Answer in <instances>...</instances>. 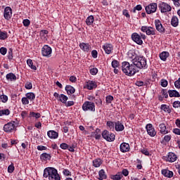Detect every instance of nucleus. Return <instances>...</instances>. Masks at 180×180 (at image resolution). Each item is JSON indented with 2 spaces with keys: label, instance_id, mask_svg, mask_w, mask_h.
Returning a JSON list of instances; mask_svg holds the SVG:
<instances>
[{
  "label": "nucleus",
  "instance_id": "f257e3e1",
  "mask_svg": "<svg viewBox=\"0 0 180 180\" xmlns=\"http://www.w3.org/2000/svg\"><path fill=\"white\" fill-rule=\"evenodd\" d=\"M121 68L122 72L128 77H133L137 72V68L133 63L130 64V63L127 61L122 62Z\"/></svg>",
  "mask_w": 180,
  "mask_h": 180
},
{
  "label": "nucleus",
  "instance_id": "f03ea898",
  "mask_svg": "<svg viewBox=\"0 0 180 180\" xmlns=\"http://www.w3.org/2000/svg\"><path fill=\"white\" fill-rule=\"evenodd\" d=\"M44 178H48L49 180H61L57 169L54 167H46L44 170Z\"/></svg>",
  "mask_w": 180,
  "mask_h": 180
},
{
  "label": "nucleus",
  "instance_id": "7ed1b4c3",
  "mask_svg": "<svg viewBox=\"0 0 180 180\" xmlns=\"http://www.w3.org/2000/svg\"><path fill=\"white\" fill-rule=\"evenodd\" d=\"M136 60L134 62L135 68H139V70H147L148 65L147 64V58L144 56H139Z\"/></svg>",
  "mask_w": 180,
  "mask_h": 180
},
{
  "label": "nucleus",
  "instance_id": "20e7f679",
  "mask_svg": "<svg viewBox=\"0 0 180 180\" xmlns=\"http://www.w3.org/2000/svg\"><path fill=\"white\" fill-rule=\"evenodd\" d=\"M131 39L134 43H136V44H139V46H141L143 44V40H146L147 39V36L143 33H137L134 32L131 35Z\"/></svg>",
  "mask_w": 180,
  "mask_h": 180
},
{
  "label": "nucleus",
  "instance_id": "39448f33",
  "mask_svg": "<svg viewBox=\"0 0 180 180\" xmlns=\"http://www.w3.org/2000/svg\"><path fill=\"white\" fill-rule=\"evenodd\" d=\"M3 130L5 133H13V131H16V122L11 121L4 124Z\"/></svg>",
  "mask_w": 180,
  "mask_h": 180
},
{
  "label": "nucleus",
  "instance_id": "423d86ee",
  "mask_svg": "<svg viewBox=\"0 0 180 180\" xmlns=\"http://www.w3.org/2000/svg\"><path fill=\"white\" fill-rule=\"evenodd\" d=\"M82 109L84 112H95V103L86 101L82 105Z\"/></svg>",
  "mask_w": 180,
  "mask_h": 180
},
{
  "label": "nucleus",
  "instance_id": "0eeeda50",
  "mask_svg": "<svg viewBox=\"0 0 180 180\" xmlns=\"http://www.w3.org/2000/svg\"><path fill=\"white\" fill-rule=\"evenodd\" d=\"M141 30L143 33H146L147 36H155L157 30L151 26H142Z\"/></svg>",
  "mask_w": 180,
  "mask_h": 180
},
{
  "label": "nucleus",
  "instance_id": "6e6552de",
  "mask_svg": "<svg viewBox=\"0 0 180 180\" xmlns=\"http://www.w3.org/2000/svg\"><path fill=\"white\" fill-rule=\"evenodd\" d=\"M158 8V5L157 3H151L145 7V11L147 15H153V13H155L157 12Z\"/></svg>",
  "mask_w": 180,
  "mask_h": 180
},
{
  "label": "nucleus",
  "instance_id": "1a4fd4ad",
  "mask_svg": "<svg viewBox=\"0 0 180 180\" xmlns=\"http://www.w3.org/2000/svg\"><path fill=\"white\" fill-rule=\"evenodd\" d=\"M159 9L161 12V13H167L168 12H171L172 11V7L167 3H165L164 1H161L159 4Z\"/></svg>",
  "mask_w": 180,
  "mask_h": 180
},
{
  "label": "nucleus",
  "instance_id": "9d476101",
  "mask_svg": "<svg viewBox=\"0 0 180 180\" xmlns=\"http://www.w3.org/2000/svg\"><path fill=\"white\" fill-rule=\"evenodd\" d=\"M101 134L103 139H104V140H106V141H115V139L116 137L115 134L109 132V131L108 130H104Z\"/></svg>",
  "mask_w": 180,
  "mask_h": 180
},
{
  "label": "nucleus",
  "instance_id": "9b49d317",
  "mask_svg": "<svg viewBox=\"0 0 180 180\" xmlns=\"http://www.w3.org/2000/svg\"><path fill=\"white\" fill-rule=\"evenodd\" d=\"M51 53H53V49L49 45H44L41 49V54L43 57H51Z\"/></svg>",
  "mask_w": 180,
  "mask_h": 180
},
{
  "label": "nucleus",
  "instance_id": "f8f14e48",
  "mask_svg": "<svg viewBox=\"0 0 180 180\" xmlns=\"http://www.w3.org/2000/svg\"><path fill=\"white\" fill-rule=\"evenodd\" d=\"M154 23L156 30L159 33H161V34H164V33H165V27H164V25H162V23H161V20L159 19L155 20Z\"/></svg>",
  "mask_w": 180,
  "mask_h": 180
},
{
  "label": "nucleus",
  "instance_id": "ddd939ff",
  "mask_svg": "<svg viewBox=\"0 0 180 180\" xmlns=\"http://www.w3.org/2000/svg\"><path fill=\"white\" fill-rule=\"evenodd\" d=\"M146 131L150 137H155L157 134V131H155V129L153 126V124H148L146 126Z\"/></svg>",
  "mask_w": 180,
  "mask_h": 180
},
{
  "label": "nucleus",
  "instance_id": "4468645a",
  "mask_svg": "<svg viewBox=\"0 0 180 180\" xmlns=\"http://www.w3.org/2000/svg\"><path fill=\"white\" fill-rule=\"evenodd\" d=\"M178 158L174 153L169 152L167 156L164 157V160L167 162H175V160Z\"/></svg>",
  "mask_w": 180,
  "mask_h": 180
},
{
  "label": "nucleus",
  "instance_id": "2eb2a0df",
  "mask_svg": "<svg viewBox=\"0 0 180 180\" xmlns=\"http://www.w3.org/2000/svg\"><path fill=\"white\" fill-rule=\"evenodd\" d=\"M4 17L6 20H9L12 18V8L9 6H7L4 8Z\"/></svg>",
  "mask_w": 180,
  "mask_h": 180
},
{
  "label": "nucleus",
  "instance_id": "dca6fc26",
  "mask_svg": "<svg viewBox=\"0 0 180 180\" xmlns=\"http://www.w3.org/2000/svg\"><path fill=\"white\" fill-rule=\"evenodd\" d=\"M127 56H128V58L129 60H131V61H132L133 64L136 61L137 58L139 57V56L137 54H136V51H134L133 50L129 51L127 53Z\"/></svg>",
  "mask_w": 180,
  "mask_h": 180
},
{
  "label": "nucleus",
  "instance_id": "f3484780",
  "mask_svg": "<svg viewBox=\"0 0 180 180\" xmlns=\"http://www.w3.org/2000/svg\"><path fill=\"white\" fill-rule=\"evenodd\" d=\"M79 47H80L81 50L84 51V53H89L91 50V45H89V43L81 42L79 44Z\"/></svg>",
  "mask_w": 180,
  "mask_h": 180
},
{
  "label": "nucleus",
  "instance_id": "a211bd4d",
  "mask_svg": "<svg viewBox=\"0 0 180 180\" xmlns=\"http://www.w3.org/2000/svg\"><path fill=\"white\" fill-rule=\"evenodd\" d=\"M114 130H115V131H123V130H124V125H123V123L120 121H115Z\"/></svg>",
  "mask_w": 180,
  "mask_h": 180
},
{
  "label": "nucleus",
  "instance_id": "6ab92c4d",
  "mask_svg": "<svg viewBox=\"0 0 180 180\" xmlns=\"http://www.w3.org/2000/svg\"><path fill=\"white\" fill-rule=\"evenodd\" d=\"M103 49L104 50L105 54H110L113 51V45L112 44L105 43L103 46Z\"/></svg>",
  "mask_w": 180,
  "mask_h": 180
},
{
  "label": "nucleus",
  "instance_id": "aec40b11",
  "mask_svg": "<svg viewBox=\"0 0 180 180\" xmlns=\"http://www.w3.org/2000/svg\"><path fill=\"white\" fill-rule=\"evenodd\" d=\"M120 149L121 153H128V151H130V145L124 142L120 144Z\"/></svg>",
  "mask_w": 180,
  "mask_h": 180
},
{
  "label": "nucleus",
  "instance_id": "412c9836",
  "mask_svg": "<svg viewBox=\"0 0 180 180\" xmlns=\"http://www.w3.org/2000/svg\"><path fill=\"white\" fill-rule=\"evenodd\" d=\"M159 128H160V134H168L169 133V131L168 130V128L167 127V125L165 124L162 123L159 124Z\"/></svg>",
  "mask_w": 180,
  "mask_h": 180
},
{
  "label": "nucleus",
  "instance_id": "4be33fe9",
  "mask_svg": "<svg viewBox=\"0 0 180 180\" xmlns=\"http://www.w3.org/2000/svg\"><path fill=\"white\" fill-rule=\"evenodd\" d=\"M98 85L96 83L92 80H89L86 82V89H89V91H92V89L96 88Z\"/></svg>",
  "mask_w": 180,
  "mask_h": 180
},
{
  "label": "nucleus",
  "instance_id": "5701e85b",
  "mask_svg": "<svg viewBox=\"0 0 180 180\" xmlns=\"http://www.w3.org/2000/svg\"><path fill=\"white\" fill-rule=\"evenodd\" d=\"M171 25L173 27H178L179 25V19L176 15H173L171 19Z\"/></svg>",
  "mask_w": 180,
  "mask_h": 180
},
{
  "label": "nucleus",
  "instance_id": "b1692460",
  "mask_svg": "<svg viewBox=\"0 0 180 180\" xmlns=\"http://www.w3.org/2000/svg\"><path fill=\"white\" fill-rule=\"evenodd\" d=\"M47 136L51 139H58V133L54 130L49 131L47 132Z\"/></svg>",
  "mask_w": 180,
  "mask_h": 180
},
{
  "label": "nucleus",
  "instance_id": "393cba45",
  "mask_svg": "<svg viewBox=\"0 0 180 180\" xmlns=\"http://www.w3.org/2000/svg\"><path fill=\"white\" fill-rule=\"evenodd\" d=\"M41 161H50L51 160V155L50 153H44L40 155Z\"/></svg>",
  "mask_w": 180,
  "mask_h": 180
},
{
  "label": "nucleus",
  "instance_id": "a878e982",
  "mask_svg": "<svg viewBox=\"0 0 180 180\" xmlns=\"http://www.w3.org/2000/svg\"><path fill=\"white\" fill-rule=\"evenodd\" d=\"M169 98H180L179 92L176 90H168Z\"/></svg>",
  "mask_w": 180,
  "mask_h": 180
},
{
  "label": "nucleus",
  "instance_id": "bb28decb",
  "mask_svg": "<svg viewBox=\"0 0 180 180\" xmlns=\"http://www.w3.org/2000/svg\"><path fill=\"white\" fill-rule=\"evenodd\" d=\"M162 175L166 178H172V176H174V172L172 171L165 169L162 170Z\"/></svg>",
  "mask_w": 180,
  "mask_h": 180
},
{
  "label": "nucleus",
  "instance_id": "cd10ccee",
  "mask_svg": "<svg viewBox=\"0 0 180 180\" xmlns=\"http://www.w3.org/2000/svg\"><path fill=\"white\" fill-rule=\"evenodd\" d=\"M102 164H103V160L101 158H96L93 160V167L95 168H99Z\"/></svg>",
  "mask_w": 180,
  "mask_h": 180
},
{
  "label": "nucleus",
  "instance_id": "c85d7f7f",
  "mask_svg": "<svg viewBox=\"0 0 180 180\" xmlns=\"http://www.w3.org/2000/svg\"><path fill=\"white\" fill-rule=\"evenodd\" d=\"M161 110H163V112H165L166 113H171L172 112V108L169 107V105L166 104H162L160 106Z\"/></svg>",
  "mask_w": 180,
  "mask_h": 180
},
{
  "label": "nucleus",
  "instance_id": "c756f323",
  "mask_svg": "<svg viewBox=\"0 0 180 180\" xmlns=\"http://www.w3.org/2000/svg\"><path fill=\"white\" fill-rule=\"evenodd\" d=\"M94 22H95V18H94V15H89L86 19V25L87 26H94Z\"/></svg>",
  "mask_w": 180,
  "mask_h": 180
},
{
  "label": "nucleus",
  "instance_id": "7c9ffc66",
  "mask_svg": "<svg viewBox=\"0 0 180 180\" xmlns=\"http://www.w3.org/2000/svg\"><path fill=\"white\" fill-rule=\"evenodd\" d=\"M68 95H72L75 93V89L71 85H67L65 88Z\"/></svg>",
  "mask_w": 180,
  "mask_h": 180
},
{
  "label": "nucleus",
  "instance_id": "2f4dec72",
  "mask_svg": "<svg viewBox=\"0 0 180 180\" xmlns=\"http://www.w3.org/2000/svg\"><path fill=\"white\" fill-rule=\"evenodd\" d=\"M159 57L162 61H167V58L169 57V52L163 51L160 53Z\"/></svg>",
  "mask_w": 180,
  "mask_h": 180
},
{
  "label": "nucleus",
  "instance_id": "473e14b6",
  "mask_svg": "<svg viewBox=\"0 0 180 180\" xmlns=\"http://www.w3.org/2000/svg\"><path fill=\"white\" fill-rule=\"evenodd\" d=\"M110 179H112V180H122V178H123V175H122V173L119 172L116 174L110 175Z\"/></svg>",
  "mask_w": 180,
  "mask_h": 180
},
{
  "label": "nucleus",
  "instance_id": "72a5a7b5",
  "mask_svg": "<svg viewBox=\"0 0 180 180\" xmlns=\"http://www.w3.org/2000/svg\"><path fill=\"white\" fill-rule=\"evenodd\" d=\"M6 78L7 81H11V82L13 81H16V75L15 74H13V72L8 73L6 75Z\"/></svg>",
  "mask_w": 180,
  "mask_h": 180
},
{
  "label": "nucleus",
  "instance_id": "f704fd0d",
  "mask_svg": "<svg viewBox=\"0 0 180 180\" xmlns=\"http://www.w3.org/2000/svg\"><path fill=\"white\" fill-rule=\"evenodd\" d=\"M108 178V176L106 175V173L105 172V170L103 169H101L98 172V178L99 180H103L106 179Z\"/></svg>",
  "mask_w": 180,
  "mask_h": 180
},
{
  "label": "nucleus",
  "instance_id": "c9c22d12",
  "mask_svg": "<svg viewBox=\"0 0 180 180\" xmlns=\"http://www.w3.org/2000/svg\"><path fill=\"white\" fill-rule=\"evenodd\" d=\"M41 37L44 40V41H47L49 31L47 30H41L39 32Z\"/></svg>",
  "mask_w": 180,
  "mask_h": 180
},
{
  "label": "nucleus",
  "instance_id": "e433bc0d",
  "mask_svg": "<svg viewBox=\"0 0 180 180\" xmlns=\"http://www.w3.org/2000/svg\"><path fill=\"white\" fill-rule=\"evenodd\" d=\"M25 96L27 98V99H28V101H34V99H36V94H34V93L33 92H30V93H27L25 94Z\"/></svg>",
  "mask_w": 180,
  "mask_h": 180
},
{
  "label": "nucleus",
  "instance_id": "4c0bfd02",
  "mask_svg": "<svg viewBox=\"0 0 180 180\" xmlns=\"http://www.w3.org/2000/svg\"><path fill=\"white\" fill-rule=\"evenodd\" d=\"M9 37L8 32L0 30V40H6Z\"/></svg>",
  "mask_w": 180,
  "mask_h": 180
},
{
  "label": "nucleus",
  "instance_id": "58836bf2",
  "mask_svg": "<svg viewBox=\"0 0 180 180\" xmlns=\"http://www.w3.org/2000/svg\"><path fill=\"white\" fill-rule=\"evenodd\" d=\"M27 64L31 68V70H33L34 71H36V70H37L36 65H33V60H32V59H28L27 60Z\"/></svg>",
  "mask_w": 180,
  "mask_h": 180
},
{
  "label": "nucleus",
  "instance_id": "ea45409f",
  "mask_svg": "<svg viewBox=\"0 0 180 180\" xmlns=\"http://www.w3.org/2000/svg\"><path fill=\"white\" fill-rule=\"evenodd\" d=\"M59 101L62 102V103H66L67 101H68V97L64 94H60L59 96Z\"/></svg>",
  "mask_w": 180,
  "mask_h": 180
},
{
  "label": "nucleus",
  "instance_id": "a19ab883",
  "mask_svg": "<svg viewBox=\"0 0 180 180\" xmlns=\"http://www.w3.org/2000/svg\"><path fill=\"white\" fill-rule=\"evenodd\" d=\"M111 65L112 68H119V67H120V63L117 60L113 59Z\"/></svg>",
  "mask_w": 180,
  "mask_h": 180
},
{
  "label": "nucleus",
  "instance_id": "79ce46f5",
  "mask_svg": "<svg viewBox=\"0 0 180 180\" xmlns=\"http://www.w3.org/2000/svg\"><path fill=\"white\" fill-rule=\"evenodd\" d=\"M161 96H163V98H165V99H168V90L167 89H162L160 91Z\"/></svg>",
  "mask_w": 180,
  "mask_h": 180
},
{
  "label": "nucleus",
  "instance_id": "37998d69",
  "mask_svg": "<svg viewBox=\"0 0 180 180\" xmlns=\"http://www.w3.org/2000/svg\"><path fill=\"white\" fill-rule=\"evenodd\" d=\"M30 116L31 117H34L35 119H40L41 117V115L39 112H30Z\"/></svg>",
  "mask_w": 180,
  "mask_h": 180
},
{
  "label": "nucleus",
  "instance_id": "c03bdc74",
  "mask_svg": "<svg viewBox=\"0 0 180 180\" xmlns=\"http://www.w3.org/2000/svg\"><path fill=\"white\" fill-rule=\"evenodd\" d=\"M106 124L110 130H112V131L115 130V122L108 121Z\"/></svg>",
  "mask_w": 180,
  "mask_h": 180
},
{
  "label": "nucleus",
  "instance_id": "a18cd8bd",
  "mask_svg": "<svg viewBox=\"0 0 180 180\" xmlns=\"http://www.w3.org/2000/svg\"><path fill=\"white\" fill-rule=\"evenodd\" d=\"M7 57L9 61H12V60H13V49H12V48L9 49Z\"/></svg>",
  "mask_w": 180,
  "mask_h": 180
},
{
  "label": "nucleus",
  "instance_id": "49530a36",
  "mask_svg": "<svg viewBox=\"0 0 180 180\" xmlns=\"http://www.w3.org/2000/svg\"><path fill=\"white\" fill-rule=\"evenodd\" d=\"M160 85L162 88H167L168 86V81L165 79H162L160 80Z\"/></svg>",
  "mask_w": 180,
  "mask_h": 180
},
{
  "label": "nucleus",
  "instance_id": "de8ad7c7",
  "mask_svg": "<svg viewBox=\"0 0 180 180\" xmlns=\"http://www.w3.org/2000/svg\"><path fill=\"white\" fill-rule=\"evenodd\" d=\"M0 99L3 103H6L8 102V96L2 94L0 96Z\"/></svg>",
  "mask_w": 180,
  "mask_h": 180
},
{
  "label": "nucleus",
  "instance_id": "09e8293b",
  "mask_svg": "<svg viewBox=\"0 0 180 180\" xmlns=\"http://www.w3.org/2000/svg\"><path fill=\"white\" fill-rule=\"evenodd\" d=\"M15 171V166L13 165V163H11L8 167V174H12Z\"/></svg>",
  "mask_w": 180,
  "mask_h": 180
},
{
  "label": "nucleus",
  "instance_id": "8fccbe9b",
  "mask_svg": "<svg viewBox=\"0 0 180 180\" xmlns=\"http://www.w3.org/2000/svg\"><path fill=\"white\" fill-rule=\"evenodd\" d=\"M89 72L91 75H96V74H98V68H93L90 69Z\"/></svg>",
  "mask_w": 180,
  "mask_h": 180
},
{
  "label": "nucleus",
  "instance_id": "3c124183",
  "mask_svg": "<svg viewBox=\"0 0 180 180\" xmlns=\"http://www.w3.org/2000/svg\"><path fill=\"white\" fill-rule=\"evenodd\" d=\"M141 153L142 154H143L144 155H146L147 157H148L150 155V152H148V149L145 148L141 149Z\"/></svg>",
  "mask_w": 180,
  "mask_h": 180
},
{
  "label": "nucleus",
  "instance_id": "603ef678",
  "mask_svg": "<svg viewBox=\"0 0 180 180\" xmlns=\"http://www.w3.org/2000/svg\"><path fill=\"white\" fill-rule=\"evenodd\" d=\"M135 85L136 86H146V85H147V84H146L144 83V82H143L141 80H138V81L136 82Z\"/></svg>",
  "mask_w": 180,
  "mask_h": 180
},
{
  "label": "nucleus",
  "instance_id": "864d4df0",
  "mask_svg": "<svg viewBox=\"0 0 180 180\" xmlns=\"http://www.w3.org/2000/svg\"><path fill=\"white\" fill-rule=\"evenodd\" d=\"M22 24H23V26H25V27H27L30 26V20L29 19H25L22 21Z\"/></svg>",
  "mask_w": 180,
  "mask_h": 180
},
{
  "label": "nucleus",
  "instance_id": "5fc2aeb1",
  "mask_svg": "<svg viewBox=\"0 0 180 180\" xmlns=\"http://www.w3.org/2000/svg\"><path fill=\"white\" fill-rule=\"evenodd\" d=\"M141 9H143V6H141V4H138V5H136V6L134 8L132 12H133L134 13H136V11H141Z\"/></svg>",
  "mask_w": 180,
  "mask_h": 180
},
{
  "label": "nucleus",
  "instance_id": "6e6d98bb",
  "mask_svg": "<svg viewBox=\"0 0 180 180\" xmlns=\"http://www.w3.org/2000/svg\"><path fill=\"white\" fill-rule=\"evenodd\" d=\"M120 174H122V176H129V170L127 169H122Z\"/></svg>",
  "mask_w": 180,
  "mask_h": 180
},
{
  "label": "nucleus",
  "instance_id": "4d7b16f0",
  "mask_svg": "<svg viewBox=\"0 0 180 180\" xmlns=\"http://www.w3.org/2000/svg\"><path fill=\"white\" fill-rule=\"evenodd\" d=\"M25 88L26 89H32V88H33V84L30 82H27Z\"/></svg>",
  "mask_w": 180,
  "mask_h": 180
},
{
  "label": "nucleus",
  "instance_id": "13d9d810",
  "mask_svg": "<svg viewBox=\"0 0 180 180\" xmlns=\"http://www.w3.org/2000/svg\"><path fill=\"white\" fill-rule=\"evenodd\" d=\"M21 102L22 105H29V99L27 97H22Z\"/></svg>",
  "mask_w": 180,
  "mask_h": 180
},
{
  "label": "nucleus",
  "instance_id": "bf43d9fd",
  "mask_svg": "<svg viewBox=\"0 0 180 180\" xmlns=\"http://www.w3.org/2000/svg\"><path fill=\"white\" fill-rule=\"evenodd\" d=\"M6 53H8V49L5 47H1L0 48V53L2 56H5V54H6Z\"/></svg>",
  "mask_w": 180,
  "mask_h": 180
},
{
  "label": "nucleus",
  "instance_id": "052dcab7",
  "mask_svg": "<svg viewBox=\"0 0 180 180\" xmlns=\"http://www.w3.org/2000/svg\"><path fill=\"white\" fill-rule=\"evenodd\" d=\"M112 101H113V96H108L105 98L106 103H112Z\"/></svg>",
  "mask_w": 180,
  "mask_h": 180
},
{
  "label": "nucleus",
  "instance_id": "680f3d73",
  "mask_svg": "<svg viewBox=\"0 0 180 180\" xmlns=\"http://www.w3.org/2000/svg\"><path fill=\"white\" fill-rule=\"evenodd\" d=\"M60 147L62 148V150H68V148L70 147V146L68 144H67L66 143H62L60 145Z\"/></svg>",
  "mask_w": 180,
  "mask_h": 180
},
{
  "label": "nucleus",
  "instance_id": "e2e57ef3",
  "mask_svg": "<svg viewBox=\"0 0 180 180\" xmlns=\"http://www.w3.org/2000/svg\"><path fill=\"white\" fill-rule=\"evenodd\" d=\"M174 86L176 89H180V77L174 82Z\"/></svg>",
  "mask_w": 180,
  "mask_h": 180
},
{
  "label": "nucleus",
  "instance_id": "0e129e2a",
  "mask_svg": "<svg viewBox=\"0 0 180 180\" xmlns=\"http://www.w3.org/2000/svg\"><path fill=\"white\" fill-rule=\"evenodd\" d=\"M91 56L93 57V58H98V51L93 50L91 51Z\"/></svg>",
  "mask_w": 180,
  "mask_h": 180
},
{
  "label": "nucleus",
  "instance_id": "69168bd1",
  "mask_svg": "<svg viewBox=\"0 0 180 180\" xmlns=\"http://www.w3.org/2000/svg\"><path fill=\"white\" fill-rule=\"evenodd\" d=\"M172 2L174 5V6H176V8H179L180 6V0H172Z\"/></svg>",
  "mask_w": 180,
  "mask_h": 180
},
{
  "label": "nucleus",
  "instance_id": "338daca9",
  "mask_svg": "<svg viewBox=\"0 0 180 180\" xmlns=\"http://www.w3.org/2000/svg\"><path fill=\"white\" fill-rule=\"evenodd\" d=\"M173 108H180V101H174L173 103Z\"/></svg>",
  "mask_w": 180,
  "mask_h": 180
},
{
  "label": "nucleus",
  "instance_id": "774afa93",
  "mask_svg": "<svg viewBox=\"0 0 180 180\" xmlns=\"http://www.w3.org/2000/svg\"><path fill=\"white\" fill-rule=\"evenodd\" d=\"M172 131L174 134H177V136H180V129L174 128L173 129Z\"/></svg>",
  "mask_w": 180,
  "mask_h": 180
}]
</instances>
